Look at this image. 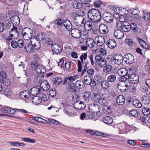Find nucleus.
Returning <instances> with one entry per match:
<instances>
[{
  "label": "nucleus",
  "mask_w": 150,
  "mask_h": 150,
  "mask_svg": "<svg viewBox=\"0 0 150 150\" xmlns=\"http://www.w3.org/2000/svg\"><path fill=\"white\" fill-rule=\"evenodd\" d=\"M87 53H84L82 54L80 57L81 61L78 60V72H81L82 69V64L84 67V69L81 73V76H82L86 72V70L88 69V67L87 66L89 64L90 62L87 59Z\"/></svg>",
  "instance_id": "1"
},
{
  "label": "nucleus",
  "mask_w": 150,
  "mask_h": 150,
  "mask_svg": "<svg viewBox=\"0 0 150 150\" xmlns=\"http://www.w3.org/2000/svg\"><path fill=\"white\" fill-rule=\"evenodd\" d=\"M87 14L88 18L92 22H99L101 19L100 11L96 9L92 8L90 9L88 11Z\"/></svg>",
  "instance_id": "2"
},
{
  "label": "nucleus",
  "mask_w": 150,
  "mask_h": 150,
  "mask_svg": "<svg viewBox=\"0 0 150 150\" xmlns=\"http://www.w3.org/2000/svg\"><path fill=\"white\" fill-rule=\"evenodd\" d=\"M21 34L24 39L25 40H28L31 38L32 31L30 28H25L22 30Z\"/></svg>",
  "instance_id": "3"
},
{
  "label": "nucleus",
  "mask_w": 150,
  "mask_h": 150,
  "mask_svg": "<svg viewBox=\"0 0 150 150\" xmlns=\"http://www.w3.org/2000/svg\"><path fill=\"white\" fill-rule=\"evenodd\" d=\"M40 87L39 85L34 86L30 89V94L35 96L41 94L43 92Z\"/></svg>",
  "instance_id": "4"
},
{
  "label": "nucleus",
  "mask_w": 150,
  "mask_h": 150,
  "mask_svg": "<svg viewBox=\"0 0 150 150\" xmlns=\"http://www.w3.org/2000/svg\"><path fill=\"white\" fill-rule=\"evenodd\" d=\"M128 70L127 69L124 68H122L119 69L117 71L118 74L121 76V80L123 79L122 81L127 80L126 78H127V76L129 74H128Z\"/></svg>",
  "instance_id": "5"
},
{
  "label": "nucleus",
  "mask_w": 150,
  "mask_h": 150,
  "mask_svg": "<svg viewBox=\"0 0 150 150\" xmlns=\"http://www.w3.org/2000/svg\"><path fill=\"white\" fill-rule=\"evenodd\" d=\"M120 11L122 12H125V14H126L127 13L129 12L132 14L135 15H138L139 13V11L138 8H132L129 9L128 11L125 8H118V13H120Z\"/></svg>",
  "instance_id": "6"
},
{
  "label": "nucleus",
  "mask_w": 150,
  "mask_h": 150,
  "mask_svg": "<svg viewBox=\"0 0 150 150\" xmlns=\"http://www.w3.org/2000/svg\"><path fill=\"white\" fill-rule=\"evenodd\" d=\"M12 26L13 28H11V31L9 32V35L4 37V39L8 41L15 38V37L14 36V35L13 33H12V32H13L15 33H17V27L13 25Z\"/></svg>",
  "instance_id": "7"
},
{
  "label": "nucleus",
  "mask_w": 150,
  "mask_h": 150,
  "mask_svg": "<svg viewBox=\"0 0 150 150\" xmlns=\"http://www.w3.org/2000/svg\"><path fill=\"white\" fill-rule=\"evenodd\" d=\"M124 61L127 64H131L134 61L133 55L131 54L127 53L125 55L124 57Z\"/></svg>",
  "instance_id": "8"
},
{
  "label": "nucleus",
  "mask_w": 150,
  "mask_h": 150,
  "mask_svg": "<svg viewBox=\"0 0 150 150\" xmlns=\"http://www.w3.org/2000/svg\"><path fill=\"white\" fill-rule=\"evenodd\" d=\"M127 80L128 79L129 82L130 83H136L139 81V76L138 75L135 74H132L131 75H128L127 78H126Z\"/></svg>",
  "instance_id": "9"
},
{
  "label": "nucleus",
  "mask_w": 150,
  "mask_h": 150,
  "mask_svg": "<svg viewBox=\"0 0 150 150\" xmlns=\"http://www.w3.org/2000/svg\"><path fill=\"white\" fill-rule=\"evenodd\" d=\"M31 67L32 69L36 70L38 73H43L42 71V67L41 65L38 64L36 61H33L31 64Z\"/></svg>",
  "instance_id": "10"
},
{
  "label": "nucleus",
  "mask_w": 150,
  "mask_h": 150,
  "mask_svg": "<svg viewBox=\"0 0 150 150\" xmlns=\"http://www.w3.org/2000/svg\"><path fill=\"white\" fill-rule=\"evenodd\" d=\"M103 17L105 21L109 23H111L113 20V15L108 12L104 13L103 14Z\"/></svg>",
  "instance_id": "11"
},
{
  "label": "nucleus",
  "mask_w": 150,
  "mask_h": 150,
  "mask_svg": "<svg viewBox=\"0 0 150 150\" xmlns=\"http://www.w3.org/2000/svg\"><path fill=\"white\" fill-rule=\"evenodd\" d=\"M32 42L31 40L30 42H26L25 44L24 50L28 53H30L34 52Z\"/></svg>",
  "instance_id": "12"
},
{
  "label": "nucleus",
  "mask_w": 150,
  "mask_h": 150,
  "mask_svg": "<svg viewBox=\"0 0 150 150\" xmlns=\"http://www.w3.org/2000/svg\"><path fill=\"white\" fill-rule=\"evenodd\" d=\"M71 35L73 37L78 38L82 36V31L81 30L77 28H75L71 29Z\"/></svg>",
  "instance_id": "13"
},
{
  "label": "nucleus",
  "mask_w": 150,
  "mask_h": 150,
  "mask_svg": "<svg viewBox=\"0 0 150 150\" xmlns=\"http://www.w3.org/2000/svg\"><path fill=\"white\" fill-rule=\"evenodd\" d=\"M51 49L53 52L57 54L61 53L62 52L61 47L57 44H55L52 45Z\"/></svg>",
  "instance_id": "14"
},
{
  "label": "nucleus",
  "mask_w": 150,
  "mask_h": 150,
  "mask_svg": "<svg viewBox=\"0 0 150 150\" xmlns=\"http://www.w3.org/2000/svg\"><path fill=\"white\" fill-rule=\"evenodd\" d=\"M112 60L115 64L120 65L124 61V58L120 55H116L114 56Z\"/></svg>",
  "instance_id": "15"
},
{
  "label": "nucleus",
  "mask_w": 150,
  "mask_h": 150,
  "mask_svg": "<svg viewBox=\"0 0 150 150\" xmlns=\"http://www.w3.org/2000/svg\"><path fill=\"white\" fill-rule=\"evenodd\" d=\"M74 107L78 110H83L86 107V105L82 101H76L74 104Z\"/></svg>",
  "instance_id": "16"
},
{
  "label": "nucleus",
  "mask_w": 150,
  "mask_h": 150,
  "mask_svg": "<svg viewBox=\"0 0 150 150\" xmlns=\"http://www.w3.org/2000/svg\"><path fill=\"white\" fill-rule=\"evenodd\" d=\"M117 88L121 91L125 92L127 90V88L128 86L125 84L124 81H120L119 82L117 85Z\"/></svg>",
  "instance_id": "17"
},
{
  "label": "nucleus",
  "mask_w": 150,
  "mask_h": 150,
  "mask_svg": "<svg viewBox=\"0 0 150 150\" xmlns=\"http://www.w3.org/2000/svg\"><path fill=\"white\" fill-rule=\"evenodd\" d=\"M121 29L125 32H129L130 30V26L129 23L127 22H125L121 25Z\"/></svg>",
  "instance_id": "18"
},
{
  "label": "nucleus",
  "mask_w": 150,
  "mask_h": 150,
  "mask_svg": "<svg viewBox=\"0 0 150 150\" xmlns=\"http://www.w3.org/2000/svg\"><path fill=\"white\" fill-rule=\"evenodd\" d=\"M68 85L67 87L68 90L70 92H71L73 93H75L76 91V89L75 87V85L74 83L69 82L68 81Z\"/></svg>",
  "instance_id": "19"
},
{
  "label": "nucleus",
  "mask_w": 150,
  "mask_h": 150,
  "mask_svg": "<svg viewBox=\"0 0 150 150\" xmlns=\"http://www.w3.org/2000/svg\"><path fill=\"white\" fill-rule=\"evenodd\" d=\"M40 86L41 87L40 88H41L42 91H46L50 88L49 84L46 80L43 81V82Z\"/></svg>",
  "instance_id": "20"
},
{
  "label": "nucleus",
  "mask_w": 150,
  "mask_h": 150,
  "mask_svg": "<svg viewBox=\"0 0 150 150\" xmlns=\"http://www.w3.org/2000/svg\"><path fill=\"white\" fill-rule=\"evenodd\" d=\"M30 93L28 91L23 90L20 93V97L22 99L29 98H30Z\"/></svg>",
  "instance_id": "21"
},
{
  "label": "nucleus",
  "mask_w": 150,
  "mask_h": 150,
  "mask_svg": "<svg viewBox=\"0 0 150 150\" xmlns=\"http://www.w3.org/2000/svg\"><path fill=\"white\" fill-rule=\"evenodd\" d=\"M64 26L68 31L71 30L72 28V25L70 22L69 20H65L63 22Z\"/></svg>",
  "instance_id": "22"
},
{
  "label": "nucleus",
  "mask_w": 150,
  "mask_h": 150,
  "mask_svg": "<svg viewBox=\"0 0 150 150\" xmlns=\"http://www.w3.org/2000/svg\"><path fill=\"white\" fill-rule=\"evenodd\" d=\"M45 34L42 32H40L38 33L37 36L34 37L35 40H37L39 41L41 40H43L45 39Z\"/></svg>",
  "instance_id": "23"
},
{
  "label": "nucleus",
  "mask_w": 150,
  "mask_h": 150,
  "mask_svg": "<svg viewBox=\"0 0 150 150\" xmlns=\"http://www.w3.org/2000/svg\"><path fill=\"white\" fill-rule=\"evenodd\" d=\"M114 34L115 37L118 39L122 38L124 36L123 32L120 30H115Z\"/></svg>",
  "instance_id": "24"
},
{
  "label": "nucleus",
  "mask_w": 150,
  "mask_h": 150,
  "mask_svg": "<svg viewBox=\"0 0 150 150\" xmlns=\"http://www.w3.org/2000/svg\"><path fill=\"white\" fill-rule=\"evenodd\" d=\"M91 21H87L85 22L84 25V28L87 31L91 30L92 28V23Z\"/></svg>",
  "instance_id": "25"
},
{
  "label": "nucleus",
  "mask_w": 150,
  "mask_h": 150,
  "mask_svg": "<svg viewBox=\"0 0 150 150\" xmlns=\"http://www.w3.org/2000/svg\"><path fill=\"white\" fill-rule=\"evenodd\" d=\"M100 31L102 32V33L106 34L108 31V29L106 25L104 24L100 25L99 27Z\"/></svg>",
  "instance_id": "26"
},
{
  "label": "nucleus",
  "mask_w": 150,
  "mask_h": 150,
  "mask_svg": "<svg viewBox=\"0 0 150 150\" xmlns=\"http://www.w3.org/2000/svg\"><path fill=\"white\" fill-rule=\"evenodd\" d=\"M86 43L87 46L91 48L94 47L95 45L94 40L91 38H88L86 40Z\"/></svg>",
  "instance_id": "27"
},
{
  "label": "nucleus",
  "mask_w": 150,
  "mask_h": 150,
  "mask_svg": "<svg viewBox=\"0 0 150 150\" xmlns=\"http://www.w3.org/2000/svg\"><path fill=\"white\" fill-rule=\"evenodd\" d=\"M137 40L142 47L145 49L149 48V46L144 40L139 38H137Z\"/></svg>",
  "instance_id": "28"
},
{
  "label": "nucleus",
  "mask_w": 150,
  "mask_h": 150,
  "mask_svg": "<svg viewBox=\"0 0 150 150\" xmlns=\"http://www.w3.org/2000/svg\"><path fill=\"white\" fill-rule=\"evenodd\" d=\"M116 101L118 105H122L124 104L125 103V99L123 96L122 95H119L117 97Z\"/></svg>",
  "instance_id": "29"
},
{
  "label": "nucleus",
  "mask_w": 150,
  "mask_h": 150,
  "mask_svg": "<svg viewBox=\"0 0 150 150\" xmlns=\"http://www.w3.org/2000/svg\"><path fill=\"white\" fill-rule=\"evenodd\" d=\"M11 23L14 25V24L15 25L17 24H19L20 22V19L19 17L17 16H13L12 17L11 20Z\"/></svg>",
  "instance_id": "30"
},
{
  "label": "nucleus",
  "mask_w": 150,
  "mask_h": 150,
  "mask_svg": "<svg viewBox=\"0 0 150 150\" xmlns=\"http://www.w3.org/2000/svg\"><path fill=\"white\" fill-rule=\"evenodd\" d=\"M107 45L109 47L112 49L116 46V43L113 40H109L107 41Z\"/></svg>",
  "instance_id": "31"
},
{
  "label": "nucleus",
  "mask_w": 150,
  "mask_h": 150,
  "mask_svg": "<svg viewBox=\"0 0 150 150\" xmlns=\"http://www.w3.org/2000/svg\"><path fill=\"white\" fill-rule=\"evenodd\" d=\"M32 102L35 105H38L40 104L41 101V98L36 96H34L31 99Z\"/></svg>",
  "instance_id": "32"
},
{
  "label": "nucleus",
  "mask_w": 150,
  "mask_h": 150,
  "mask_svg": "<svg viewBox=\"0 0 150 150\" xmlns=\"http://www.w3.org/2000/svg\"><path fill=\"white\" fill-rule=\"evenodd\" d=\"M105 42V39L103 37L101 36H99L96 45L98 46H101L104 44Z\"/></svg>",
  "instance_id": "33"
},
{
  "label": "nucleus",
  "mask_w": 150,
  "mask_h": 150,
  "mask_svg": "<svg viewBox=\"0 0 150 150\" xmlns=\"http://www.w3.org/2000/svg\"><path fill=\"white\" fill-rule=\"evenodd\" d=\"M103 67L104 68V71L106 73H111L112 72V67L110 65L106 64L105 66H104Z\"/></svg>",
  "instance_id": "34"
},
{
  "label": "nucleus",
  "mask_w": 150,
  "mask_h": 150,
  "mask_svg": "<svg viewBox=\"0 0 150 150\" xmlns=\"http://www.w3.org/2000/svg\"><path fill=\"white\" fill-rule=\"evenodd\" d=\"M103 120L105 123L108 125L111 124L113 122L112 119L110 116L105 117L103 118Z\"/></svg>",
  "instance_id": "35"
},
{
  "label": "nucleus",
  "mask_w": 150,
  "mask_h": 150,
  "mask_svg": "<svg viewBox=\"0 0 150 150\" xmlns=\"http://www.w3.org/2000/svg\"><path fill=\"white\" fill-rule=\"evenodd\" d=\"M141 90L142 92L146 93V95L150 97V88L143 86L141 87Z\"/></svg>",
  "instance_id": "36"
},
{
  "label": "nucleus",
  "mask_w": 150,
  "mask_h": 150,
  "mask_svg": "<svg viewBox=\"0 0 150 150\" xmlns=\"http://www.w3.org/2000/svg\"><path fill=\"white\" fill-rule=\"evenodd\" d=\"M91 96V94L90 92L87 91L84 93L83 96L84 100L86 102H88Z\"/></svg>",
  "instance_id": "37"
},
{
  "label": "nucleus",
  "mask_w": 150,
  "mask_h": 150,
  "mask_svg": "<svg viewBox=\"0 0 150 150\" xmlns=\"http://www.w3.org/2000/svg\"><path fill=\"white\" fill-rule=\"evenodd\" d=\"M43 77L40 76L35 77L34 79V81L38 84V85H40L43 82Z\"/></svg>",
  "instance_id": "38"
},
{
  "label": "nucleus",
  "mask_w": 150,
  "mask_h": 150,
  "mask_svg": "<svg viewBox=\"0 0 150 150\" xmlns=\"http://www.w3.org/2000/svg\"><path fill=\"white\" fill-rule=\"evenodd\" d=\"M34 40V43L33 44V49L38 50L40 49L41 47V45L40 42L38 40L33 39Z\"/></svg>",
  "instance_id": "39"
},
{
  "label": "nucleus",
  "mask_w": 150,
  "mask_h": 150,
  "mask_svg": "<svg viewBox=\"0 0 150 150\" xmlns=\"http://www.w3.org/2000/svg\"><path fill=\"white\" fill-rule=\"evenodd\" d=\"M75 84L77 88L81 89L83 88L84 83L82 80H78L76 82Z\"/></svg>",
  "instance_id": "40"
},
{
  "label": "nucleus",
  "mask_w": 150,
  "mask_h": 150,
  "mask_svg": "<svg viewBox=\"0 0 150 150\" xmlns=\"http://www.w3.org/2000/svg\"><path fill=\"white\" fill-rule=\"evenodd\" d=\"M129 114L134 117H137L140 115L139 111L135 110H130L129 112Z\"/></svg>",
  "instance_id": "41"
},
{
  "label": "nucleus",
  "mask_w": 150,
  "mask_h": 150,
  "mask_svg": "<svg viewBox=\"0 0 150 150\" xmlns=\"http://www.w3.org/2000/svg\"><path fill=\"white\" fill-rule=\"evenodd\" d=\"M71 6L75 8H80L82 7V4L80 2L75 1L72 3Z\"/></svg>",
  "instance_id": "42"
},
{
  "label": "nucleus",
  "mask_w": 150,
  "mask_h": 150,
  "mask_svg": "<svg viewBox=\"0 0 150 150\" xmlns=\"http://www.w3.org/2000/svg\"><path fill=\"white\" fill-rule=\"evenodd\" d=\"M101 86L104 89H107L109 86L108 81L106 80H103L101 83Z\"/></svg>",
  "instance_id": "43"
},
{
  "label": "nucleus",
  "mask_w": 150,
  "mask_h": 150,
  "mask_svg": "<svg viewBox=\"0 0 150 150\" xmlns=\"http://www.w3.org/2000/svg\"><path fill=\"white\" fill-rule=\"evenodd\" d=\"M6 76L5 72L2 71L0 73V83L4 84V80L6 78Z\"/></svg>",
  "instance_id": "44"
},
{
  "label": "nucleus",
  "mask_w": 150,
  "mask_h": 150,
  "mask_svg": "<svg viewBox=\"0 0 150 150\" xmlns=\"http://www.w3.org/2000/svg\"><path fill=\"white\" fill-rule=\"evenodd\" d=\"M116 79V77L115 75L112 74L108 77L107 80L108 82L112 83L115 82Z\"/></svg>",
  "instance_id": "45"
},
{
  "label": "nucleus",
  "mask_w": 150,
  "mask_h": 150,
  "mask_svg": "<svg viewBox=\"0 0 150 150\" xmlns=\"http://www.w3.org/2000/svg\"><path fill=\"white\" fill-rule=\"evenodd\" d=\"M133 104L134 106L137 108H140L142 107V105L141 102L138 100H133Z\"/></svg>",
  "instance_id": "46"
},
{
  "label": "nucleus",
  "mask_w": 150,
  "mask_h": 150,
  "mask_svg": "<svg viewBox=\"0 0 150 150\" xmlns=\"http://www.w3.org/2000/svg\"><path fill=\"white\" fill-rule=\"evenodd\" d=\"M62 81V79L58 77L53 78V83L56 85L59 84L61 83Z\"/></svg>",
  "instance_id": "47"
},
{
  "label": "nucleus",
  "mask_w": 150,
  "mask_h": 150,
  "mask_svg": "<svg viewBox=\"0 0 150 150\" xmlns=\"http://www.w3.org/2000/svg\"><path fill=\"white\" fill-rule=\"evenodd\" d=\"M3 25L4 27V28L6 30H8L11 25V23L7 20H5L4 21Z\"/></svg>",
  "instance_id": "48"
},
{
  "label": "nucleus",
  "mask_w": 150,
  "mask_h": 150,
  "mask_svg": "<svg viewBox=\"0 0 150 150\" xmlns=\"http://www.w3.org/2000/svg\"><path fill=\"white\" fill-rule=\"evenodd\" d=\"M91 79V77H90V76L86 75L84 77V81H83L84 84L85 83L87 85H89L90 84V82Z\"/></svg>",
  "instance_id": "49"
},
{
  "label": "nucleus",
  "mask_w": 150,
  "mask_h": 150,
  "mask_svg": "<svg viewBox=\"0 0 150 150\" xmlns=\"http://www.w3.org/2000/svg\"><path fill=\"white\" fill-rule=\"evenodd\" d=\"M142 112L145 115L148 116L150 115V109L149 108H144L142 109Z\"/></svg>",
  "instance_id": "50"
},
{
  "label": "nucleus",
  "mask_w": 150,
  "mask_h": 150,
  "mask_svg": "<svg viewBox=\"0 0 150 150\" xmlns=\"http://www.w3.org/2000/svg\"><path fill=\"white\" fill-rule=\"evenodd\" d=\"M48 124L52 123L59 126L60 125V123L59 122L53 119H49L48 120Z\"/></svg>",
  "instance_id": "51"
},
{
  "label": "nucleus",
  "mask_w": 150,
  "mask_h": 150,
  "mask_svg": "<svg viewBox=\"0 0 150 150\" xmlns=\"http://www.w3.org/2000/svg\"><path fill=\"white\" fill-rule=\"evenodd\" d=\"M54 23L59 26H62L63 21L60 18H57L54 21Z\"/></svg>",
  "instance_id": "52"
},
{
  "label": "nucleus",
  "mask_w": 150,
  "mask_h": 150,
  "mask_svg": "<svg viewBox=\"0 0 150 150\" xmlns=\"http://www.w3.org/2000/svg\"><path fill=\"white\" fill-rule=\"evenodd\" d=\"M94 72L95 71L93 69H87V71H86V72L84 74L86 75V73H87L88 75L87 76H90V77H91L94 75Z\"/></svg>",
  "instance_id": "53"
},
{
  "label": "nucleus",
  "mask_w": 150,
  "mask_h": 150,
  "mask_svg": "<svg viewBox=\"0 0 150 150\" xmlns=\"http://www.w3.org/2000/svg\"><path fill=\"white\" fill-rule=\"evenodd\" d=\"M99 65L101 67H103L104 66H105L107 64V60L105 58L103 57L102 59L101 60V61L99 62Z\"/></svg>",
  "instance_id": "54"
},
{
  "label": "nucleus",
  "mask_w": 150,
  "mask_h": 150,
  "mask_svg": "<svg viewBox=\"0 0 150 150\" xmlns=\"http://www.w3.org/2000/svg\"><path fill=\"white\" fill-rule=\"evenodd\" d=\"M100 98V96L98 93L95 94L93 97V99L94 100V101L97 103L99 102Z\"/></svg>",
  "instance_id": "55"
},
{
  "label": "nucleus",
  "mask_w": 150,
  "mask_h": 150,
  "mask_svg": "<svg viewBox=\"0 0 150 150\" xmlns=\"http://www.w3.org/2000/svg\"><path fill=\"white\" fill-rule=\"evenodd\" d=\"M94 78L96 82H97L98 85H99L101 83L102 81V78L100 75H97L95 76Z\"/></svg>",
  "instance_id": "56"
},
{
  "label": "nucleus",
  "mask_w": 150,
  "mask_h": 150,
  "mask_svg": "<svg viewBox=\"0 0 150 150\" xmlns=\"http://www.w3.org/2000/svg\"><path fill=\"white\" fill-rule=\"evenodd\" d=\"M18 46L20 48H23L24 46V42L22 39H19L18 41Z\"/></svg>",
  "instance_id": "57"
},
{
  "label": "nucleus",
  "mask_w": 150,
  "mask_h": 150,
  "mask_svg": "<svg viewBox=\"0 0 150 150\" xmlns=\"http://www.w3.org/2000/svg\"><path fill=\"white\" fill-rule=\"evenodd\" d=\"M11 93V91L9 88H6L4 91V94L6 96H10Z\"/></svg>",
  "instance_id": "58"
},
{
  "label": "nucleus",
  "mask_w": 150,
  "mask_h": 150,
  "mask_svg": "<svg viewBox=\"0 0 150 150\" xmlns=\"http://www.w3.org/2000/svg\"><path fill=\"white\" fill-rule=\"evenodd\" d=\"M76 14L78 16H83L85 15V12L84 10L80 9L76 12Z\"/></svg>",
  "instance_id": "59"
},
{
  "label": "nucleus",
  "mask_w": 150,
  "mask_h": 150,
  "mask_svg": "<svg viewBox=\"0 0 150 150\" xmlns=\"http://www.w3.org/2000/svg\"><path fill=\"white\" fill-rule=\"evenodd\" d=\"M119 18L120 21L121 22H123L124 23L128 21L129 20V17L127 18L126 17L123 16L122 15V16L120 17Z\"/></svg>",
  "instance_id": "60"
},
{
  "label": "nucleus",
  "mask_w": 150,
  "mask_h": 150,
  "mask_svg": "<svg viewBox=\"0 0 150 150\" xmlns=\"http://www.w3.org/2000/svg\"><path fill=\"white\" fill-rule=\"evenodd\" d=\"M79 76L78 75H76L73 76H70L68 77V81L69 82H71L73 81H75L77 78H78Z\"/></svg>",
  "instance_id": "61"
},
{
  "label": "nucleus",
  "mask_w": 150,
  "mask_h": 150,
  "mask_svg": "<svg viewBox=\"0 0 150 150\" xmlns=\"http://www.w3.org/2000/svg\"><path fill=\"white\" fill-rule=\"evenodd\" d=\"M103 56L100 54H97L95 57V59L96 62H99L102 59Z\"/></svg>",
  "instance_id": "62"
},
{
  "label": "nucleus",
  "mask_w": 150,
  "mask_h": 150,
  "mask_svg": "<svg viewBox=\"0 0 150 150\" xmlns=\"http://www.w3.org/2000/svg\"><path fill=\"white\" fill-rule=\"evenodd\" d=\"M93 4L94 6L97 7H100L101 5L102 2L100 0H97L96 1H95L93 3Z\"/></svg>",
  "instance_id": "63"
},
{
  "label": "nucleus",
  "mask_w": 150,
  "mask_h": 150,
  "mask_svg": "<svg viewBox=\"0 0 150 150\" xmlns=\"http://www.w3.org/2000/svg\"><path fill=\"white\" fill-rule=\"evenodd\" d=\"M11 45L12 47L13 48H16L18 46V42L15 40H12L11 42Z\"/></svg>",
  "instance_id": "64"
}]
</instances>
